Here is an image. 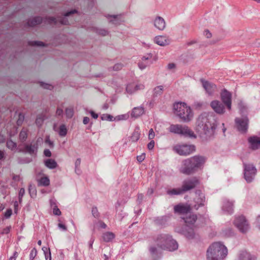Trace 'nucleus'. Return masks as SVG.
<instances>
[{
  "label": "nucleus",
  "mask_w": 260,
  "mask_h": 260,
  "mask_svg": "<svg viewBox=\"0 0 260 260\" xmlns=\"http://www.w3.org/2000/svg\"><path fill=\"white\" fill-rule=\"evenodd\" d=\"M182 219L184 220L186 223V226H188L189 225L193 224L197 220V216L196 215H189L188 216L186 217H182Z\"/></svg>",
  "instance_id": "393cba45"
},
{
  "label": "nucleus",
  "mask_w": 260,
  "mask_h": 260,
  "mask_svg": "<svg viewBox=\"0 0 260 260\" xmlns=\"http://www.w3.org/2000/svg\"><path fill=\"white\" fill-rule=\"evenodd\" d=\"M199 183V180L197 177H191L185 179L182 182L181 186L183 193L194 189Z\"/></svg>",
  "instance_id": "1a4fd4ad"
},
{
  "label": "nucleus",
  "mask_w": 260,
  "mask_h": 260,
  "mask_svg": "<svg viewBox=\"0 0 260 260\" xmlns=\"http://www.w3.org/2000/svg\"><path fill=\"white\" fill-rule=\"evenodd\" d=\"M37 255V250L35 248L32 249L29 254V259L33 260Z\"/></svg>",
  "instance_id": "a19ab883"
},
{
  "label": "nucleus",
  "mask_w": 260,
  "mask_h": 260,
  "mask_svg": "<svg viewBox=\"0 0 260 260\" xmlns=\"http://www.w3.org/2000/svg\"><path fill=\"white\" fill-rule=\"evenodd\" d=\"M235 121L238 129L242 133H245L248 126L247 118H236Z\"/></svg>",
  "instance_id": "4468645a"
},
{
  "label": "nucleus",
  "mask_w": 260,
  "mask_h": 260,
  "mask_svg": "<svg viewBox=\"0 0 260 260\" xmlns=\"http://www.w3.org/2000/svg\"><path fill=\"white\" fill-rule=\"evenodd\" d=\"M204 35L207 38H210L212 37V34L208 30H205Z\"/></svg>",
  "instance_id": "bf43d9fd"
},
{
  "label": "nucleus",
  "mask_w": 260,
  "mask_h": 260,
  "mask_svg": "<svg viewBox=\"0 0 260 260\" xmlns=\"http://www.w3.org/2000/svg\"><path fill=\"white\" fill-rule=\"evenodd\" d=\"M175 114L184 122L190 121L193 117V113L185 103L178 102L174 104Z\"/></svg>",
  "instance_id": "39448f33"
},
{
  "label": "nucleus",
  "mask_w": 260,
  "mask_h": 260,
  "mask_svg": "<svg viewBox=\"0 0 260 260\" xmlns=\"http://www.w3.org/2000/svg\"><path fill=\"white\" fill-rule=\"evenodd\" d=\"M39 185L42 186H48L50 184V180L47 177H42L39 180Z\"/></svg>",
  "instance_id": "7c9ffc66"
},
{
  "label": "nucleus",
  "mask_w": 260,
  "mask_h": 260,
  "mask_svg": "<svg viewBox=\"0 0 260 260\" xmlns=\"http://www.w3.org/2000/svg\"><path fill=\"white\" fill-rule=\"evenodd\" d=\"M216 122L212 115L202 114L197 119L195 130L201 137L207 139L213 135L216 126Z\"/></svg>",
  "instance_id": "f03ea898"
},
{
  "label": "nucleus",
  "mask_w": 260,
  "mask_h": 260,
  "mask_svg": "<svg viewBox=\"0 0 260 260\" xmlns=\"http://www.w3.org/2000/svg\"><path fill=\"white\" fill-rule=\"evenodd\" d=\"M194 202L197 204V205H194L193 207L196 210H198L200 207L204 205V203L205 202V196L202 193L200 194L198 197L194 198Z\"/></svg>",
  "instance_id": "5701e85b"
},
{
  "label": "nucleus",
  "mask_w": 260,
  "mask_h": 260,
  "mask_svg": "<svg viewBox=\"0 0 260 260\" xmlns=\"http://www.w3.org/2000/svg\"><path fill=\"white\" fill-rule=\"evenodd\" d=\"M152 55L151 54H147L144 56L140 62L138 63V66L141 70L145 69L148 66L152 63L151 60Z\"/></svg>",
  "instance_id": "ddd939ff"
},
{
  "label": "nucleus",
  "mask_w": 260,
  "mask_h": 260,
  "mask_svg": "<svg viewBox=\"0 0 260 260\" xmlns=\"http://www.w3.org/2000/svg\"><path fill=\"white\" fill-rule=\"evenodd\" d=\"M114 117H113L112 116L109 114L104 115L102 117L103 119H105L110 121H115V120H114Z\"/></svg>",
  "instance_id": "c03bdc74"
},
{
  "label": "nucleus",
  "mask_w": 260,
  "mask_h": 260,
  "mask_svg": "<svg viewBox=\"0 0 260 260\" xmlns=\"http://www.w3.org/2000/svg\"><path fill=\"white\" fill-rule=\"evenodd\" d=\"M175 64L174 63H170L168 65V68L170 70L174 69L175 68Z\"/></svg>",
  "instance_id": "e2e57ef3"
},
{
  "label": "nucleus",
  "mask_w": 260,
  "mask_h": 260,
  "mask_svg": "<svg viewBox=\"0 0 260 260\" xmlns=\"http://www.w3.org/2000/svg\"><path fill=\"white\" fill-rule=\"evenodd\" d=\"M99 34L103 36H105L108 34V32L105 30H100Z\"/></svg>",
  "instance_id": "338daca9"
},
{
  "label": "nucleus",
  "mask_w": 260,
  "mask_h": 260,
  "mask_svg": "<svg viewBox=\"0 0 260 260\" xmlns=\"http://www.w3.org/2000/svg\"><path fill=\"white\" fill-rule=\"evenodd\" d=\"M77 12V11L76 10L71 11L69 12H67L64 16V17L58 18V19H56L54 17H50L48 18V22L50 24L54 23L57 24L58 22H59L61 24L64 25H69L71 23L68 20L67 17H69L71 14H74Z\"/></svg>",
  "instance_id": "9d476101"
},
{
  "label": "nucleus",
  "mask_w": 260,
  "mask_h": 260,
  "mask_svg": "<svg viewBox=\"0 0 260 260\" xmlns=\"http://www.w3.org/2000/svg\"><path fill=\"white\" fill-rule=\"evenodd\" d=\"M154 42L157 45L164 46L170 43L169 39L166 36H158L154 38Z\"/></svg>",
  "instance_id": "412c9836"
},
{
  "label": "nucleus",
  "mask_w": 260,
  "mask_h": 260,
  "mask_svg": "<svg viewBox=\"0 0 260 260\" xmlns=\"http://www.w3.org/2000/svg\"><path fill=\"white\" fill-rule=\"evenodd\" d=\"M42 22V18L40 17H36L28 21L27 24L30 26H35Z\"/></svg>",
  "instance_id": "bb28decb"
},
{
  "label": "nucleus",
  "mask_w": 260,
  "mask_h": 260,
  "mask_svg": "<svg viewBox=\"0 0 260 260\" xmlns=\"http://www.w3.org/2000/svg\"><path fill=\"white\" fill-rule=\"evenodd\" d=\"M164 87L162 86H158L154 89V94L156 96L162 93Z\"/></svg>",
  "instance_id": "4c0bfd02"
},
{
  "label": "nucleus",
  "mask_w": 260,
  "mask_h": 260,
  "mask_svg": "<svg viewBox=\"0 0 260 260\" xmlns=\"http://www.w3.org/2000/svg\"><path fill=\"white\" fill-rule=\"evenodd\" d=\"M100 226L102 229H106L107 227V225L103 221H100Z\"/></svg>",
  "instance_id": "774afa93"
},
{
  "label": "nucleus",
  "mask_w": 260,
  "mask_h": 260,
  "mask_svg": "<svg viewBox=\"0 0 260 260\" xmlns=\"http://www.w3.org/2000/svg\"><path fill=\"white\" fill-rule=\"evenodd\" d=\"M178 245L172 237L166 234L157 235L153 239L149 250L154 259L158 258L163 250L173 251L178 249Z\"/></svg>",
  "instance_id": "f257e3e1"
},
{
  "label": "nucleus",
  "mask_w": 260,
  "mask_h": 260,
  "mask_svg": "<svg viewBox=\"0 0 260 260\" xmlns=\"http://www.w3.org/2000/svg\"><path fill=\"white\" fill-rule=\"evenodd\" d=\"M221 98L223 103L226 106L229 110L231 109L232 94L227 90L224 89L221 93Z\"/></svg>",
  "instance_id": "f8f14e48"
},
{
  "label": "nucleus",
  "mask_w": 260,
  "mask_h": 260,
  "mask_svg": "<svg viewBox=\"0 0 260 260\" xmlns=\"http://www.w3.org/2000/svg\"><path fill=\"white\" fill-rule=\"evenodd\" d=\"M249 143L250 144V147L253 150L258 149L260 145V137H251L248 139Z\"/></svg>",
  "instance_id": "4be33fe9"
},
{
  "label": "nucleus",
  "mask_w": 260,
  "mask_h": 260,
  "mask_svg": "<svg viewBox=\"0 0 260 260\" xmlns=\"http://www.w3.org/2000/svg\"><path fill=\"white\" fill-rule=\"evenodd\" d=\"M233 203L230 202H226L223 205V209L226 210L228 212L231 213L233 212Z\"/></svg>",
  "instance_id": "2f4dec72"
},
{
  "label": "nucleus",
  "mask_w": 260,
  "mask_h": 260,
  "mask_svg": "<svg viewBox=\"0 0 260 260\" xmlns=\"http://www.w3.org/2000/svg\"><path fill=\"white\" fill-rule=\"evenodd\" d=\"M28 129L26 128L23 127L19 134V139L21 142H24L27 138Z\"/></svg>",
  "instance_id": "c756f323"
},
{
  "label": "nucleus",
  "mask_w": 260,
  "mask_h": 260,
  "mask_svg": "<svg viewBox=\"0 0 260 260\" xmlns=\"http://www.w3.org/2000/svg\"><path fill=\"white\" fill-rule=\"evenodd\" d=\"M234 224L243 233H246L249 229V224L245 217L243 215L237 216L234 222Z\"/></svg>",
  "instance_id": "6e6552de"
},
{
  "label": "nucleus",
  "mask_w": 260,
  "mask_h": 260,
  "mask_svg": "<svg viewBox=\"0 0 260 260\" xmlns=\"http://www.w3.org/2000/svg\"><path fill=\"white\" fill-rule=\"evenodd\" d=\"M45 166L49 169H54L57 166L56 161L52 159H48L45 161Z\"/></svg>",
  "instance_id": "c85d7f7f"
},
{
  "label": "nucleus",
  "mask_w": 260,
  "mask_h": 260,
  "mask_svg": "<svg viewBox=\"0 0 260 260\" xmlns=\"http://www.w3.org/2000/svg\"><path fill=\"white\" fill-rule=\"evenodd\" d=\"M122 64L121 63L115 64L113 67V70L115 71H118L122 69Z\"/></svg>",
  "instance_id": "864d4df0"
},
{
  "label": "nucleus",
  "mask_w": 260,
  "mask_h": 260,
  "mask_svg": "<svg viewBox=\"0 0 260 260\" xmlns=\"http://www.w3.org/2000/svg\"><path fill=\"white\" fill-rule=\"evenodd\" d=\"M91 212L93 216L94 217L97 218L99 217V213L96 207H93Z\"/></svg>",
  "instance_id": "49530a36"
},
{
  "label": "nucleus",
  "mask_w": 260,
  "mask_h": 260,
  "mask_svg": "<svg viewBox=\"0 0 260 260\" xmlns=\"http://www.w3.org/2000/svg\"><path fill=\"white\" fill-rule=\"evenodd\" d=\"M25 193V190L24 188H21L19 192V202L21 201L22 198Z\"/></svg>",
  "instance_id": "603ef678"
},
{
  "label": "nucleus",
  "mask_w": 260,
  "mask_h": 260,
  "mask_svg": "<svg viewBox=\"0 0 260 260\" xmlns=\"http://www.w3.org/2000/svg\"><path fill=\"white\" fill-rule=\"evenodd\" d=\"M37 149V146L36 144L31 143L30 144H25L23 148L20 149V151L32 154Z\"/></svg>",
  "instance_id": "6ab92c4d"
},
{
  "label": "nucleus",
  "mask_w": 260,
  "mask_h": 260,
  "mask_svg": "<svg viewBox=\"0 0 260 260\" xmlns=\"http://www.w3.org/2000/svg\"><path fill=\"white\" fill-rule=\"evenodd\" d=\"M66 115L67 118H71L74 115V109L72 107H69L66 109Z\"/></svg>",
  "instance_id": "c9c22d12"
},
{
  "label": "nucleus",
  "mask_w": 260,
  "mask_h": 260,
  "mask_svg": "<svg viewBox=\"0 0 260 260\" xmlns=\"http://www.w3.org/2000/svg\"><path fill=\"white\" fill-rule=\"evenodd\" d=\"M228 254L226 247L220 242L212 243L207 250V260H223Z\"/></svg>",
  "instance_id": "20e7f679"
},
{
  "label": "nucleus",
  "mask_w": 260,
  "mask_h": 260,
  "mask_svg": "<svg viewBox=\"0 0 260 260\" xmlns=\"http://www.w3.org/2000/svg\"><path fill=\"white\" fill-rule=\"evenodd\" d=\"M53 212L54 214L56 215H60L61 213L60 210L57 207H55L53 208Z\"/></svg>",
  "instance_id": "13d9d810"
},
{
  "label": "nucleus",
  "mask_w": 260,
  "mask_h": 260,
  "mask_svg": "<svg viewBox=\"0 0 260 260\" xmlns=\"http://www.w3.org/2000/svg\"><path fill=\"white\" fill-rule=\"evenodd\" d=\"M206 161L205 157L199 155L185 159L181 162L179 171L187 175L192 174L202 169Z\"/></svg>",
  "instance_id": "7ed1b4c3"
},
{
  "label": "nucleus",
  "mask_w": 260,
  "mask_h": 260,
  "mask_svg": "<svg viewBox=\"0 0 260 260\" xmlns=\"http://www.w3.org/2000/svg\"><path fill=\"white\" fill-rule=\"evenodd\" d=\"M42 249L43 251L45 258L47 259L49 257L50 260H51V253L50 251V249L46 247H43Z\"/></svg>",
  "instance_id": "f704fd0d"
},
{
  "label": "nucleus",
  "mask_w": 260,
  "mask_h": 260,
  "mask_svg": "<svg viewBox=\"0 0 260 260\" xmlns=\"http://www.w3.org/2000/svg\"><path fill=\"white\" fill-rule=\"evenodd\" d=\"M115 238L114 233L107 232L103 233L102 238L105 242H108L112 240Z\"/></svg>",
  "instance_id": "a878e982"
},
{
  "label": "nucleus",
  "mask_w": 260,
  "mask_h": 260,
  "mask_svg": "<svg viewBox=\"0 0 260 260\" xmlns=\"http://www.w3.org/2000/svg\"><path fill=\"white\" fill-rule=\"evenodd\" d=\"M29 45H32V46H44V43L41 42L32 41V42H29Z\"/></svg>",
  "instance_id": "a18cd8bd"
},
{
  "label": "nucleus",
  "mask_w": 260,
  "mask_h": 260,
  "mask_svg": "<svg viewBox=\"0 0 260 260\" xmlns=\"http://www.w3.org/2000/svg\"><path fill=\"white\" fill-rule=\"evenodd\" d=\"M7 146L8 148L11 150L14 149L16 147V143L12 140H9L7 142Z\"/></svg>",
  "instance_id": "58836bf2"
},
{
  "label": "nucleus",
  "mask_w": 260,
  "mask_h": 260,
  "mask_svg": "<svg viewBox=\"0 0 260 260\" xmlns=\"http://www.w3.org/2000/svg\"><path fill=\"white\" fill-rule=\"evenodd\" d=\"M24 119V115L23 114H19V118H18V120L17 121V125H20L22 124Z\"/></svg>",
  "instance_id": "de8ad7c7"
},
{
  "label": "nucleus",
  "mask_w": 260,
  "mask_h": 260,
  "mask_svg": "<svg viewBox=\"0 0 260 260\" xmlns=\"http://www.w3.org/2000/svg\"><path fill=\"white\" fill-rule=\"evenodd\" d=\"M58 134L61 137H64L67 134V129L64 124L60 126Z\"/></svg>",
  "instance_id": "473e14b6"
},
{
  "label": "nucleus",
  "mask_w": 260,
  "mask_h": 260,
  "mask_svg": "<svg viewBox=\"0 0 260 260\" xmlns=\"http://www.w3.org/2000/svg\"><path fill=\"white\" fill-rule=\"evenodd\" d=\"M154 141L151 140V141L148 144L147 147L149 150H152L154 148Z\"/></svg>",
  "instance_id": "5fc2aeb1"
},
{
  "label": "nucleus",
  "mask_w": 260,
  "mask_h": 260,
  "mask_svg": "<svg viewBox=\"0 0 260 260\" xmlns=\"http://www.w3.org/2000/svg\"><path fill=\"white\" fill-rule=\"evenodd\" d=\"M201 81L202 83L203 87L209 94H212L215 90L216 87L215 84H213L203 79H201Z\"/></svg>",
  "instance_id": "a211bd4d"
},
{
  "label": "nucleus",
  "mask_w": 260,
  "mask_h": 260,
  "mask_svg": "<svg viewBox=\"0 0 260 260\" xmlns=\"http://www.w3.org/2000/svg\"><path fill=\"white\" fill-rule=\"evenodd\" d=\"M244 171V176L246 181L251 182L256 173V169L252 165H245Z\"/></svg>",
  "instance_id": "9b49d317"
},
{
  "label": "nucleus",
  "mask_w": 260,
  "mask_h": 260,
  "mask_svg": "<svg viewBox=\"0 0 260 260\" xmlns=\"http://www.w3.org/2000/svg\"><path fill=\"white\" fill-rule=\"evenodd\" d=\"M128 117L129 115L127 113L118 115L114 117V120H115V121L125 120H127L128 118Z\"/></svg>",
  "instance_id": "72a5a7b5"
},
{
  "label": "nucleus",
  "mask_w": 260,
  "mask_h": 260,
  "mask_svg": "<svg viewBox=\"0 0 260 260\" xmlns=\"http://www.w3.org/2000/svg\"><path fill=\"white\" fill-rule=\"evenodd\" d=\"M144 113V109L143 107H135L133 109L131 113L132 117L138 118Z\"/></svg>",
  "instance_id": "b1692460"
},
{
  "label": "nucleus",
  "mask_w": 260,
  "mask_h": 260,
  "mask_svg": "<svg viewBox=\"0 0 260 260\" xmlns=\"http://www.w3.org/2000/svg\"><path fill=\"white\" fill-rule=\"evenodd\" d=\"M140 134L138 131H134L131 136V140L133 142L137 141L140 138Z\"/></svg>",
  "instance_id": "e433bc0d"
},
{
  "label": "nucleus",
  "mask_w": 260,
  "mask_h": 260,
  "mask_svg": "<svg viewBox=\"0 0 260 260\" xmlns=\"http://www.w3.org/2000/svg\"><path fill=\"white\" fill-rule=\"evenodd\" d=\"M155 137V133L152 128H151L149 130V134H148V138L150 140H152Z\"/></svg>",
  "instance_id": "8fccbe9b"
},
{
  "label": "nucleus",
  "mask_w": 260,
  "mask_h": 260,
  "mask_svg": "<svg viewBox=\"0 0 260 260\" xmlns=\"http://www.w3.org/2000/svg\"><path fill=\"white\" fill-rule=\"evenodd\" d=\"M167 193L169 195H179L184 193L181 187L180 188H173L167 190Z\"/></svg>",
  "instance_id": "cd10ccee"
},
{
  "label": "nucleus",
  "mask_w": 260,
  "mask_h": 260,
  "mask_svg": "<svg viewBox=\"0 0 260 260\" xmlns=\"http://www.w3.org/2000/svg\"><path fill=\"white\" fill-rule=\"evenodd\" d=\"M169 130L170 132L183 135L190 138H195L196 136L188 126L181 124H171Z\"/></svg>",
  "instance_id": "423d86ee"
},
{
  "label": "nucleus",
  "mask_w": 260,
  "mask_h": 260,
  "mask_svg": "<svg viewBox=\"0 0 260 260\" xmlns=\"http://www.w3.org/2000/svg\"><path fill=\"white\" fill-rule=\"evenodd\" d=\"M210 106L213 110L218 114H223L224 112V107L222 104L218 101H213Z\"/></svg>",
  "instance_id": "dca6fc26"
},
{
  "label": "nucleus",
  "mask_w": 260,
  "mask_h": 260,
  "mask_svg": "<svg viewBox=\"0 0 260 260\" xmlns=\"http://www.w3.org/2000/svg\"><path fill=\"white\" fill-rule=\"evenodd\" d=\"M44 154L47 157H50L51 155V153L49 149H45L44 151Z\"/></svg>",
  "instance_id": "052dcab7"
},
{
  "label": "nucleus",
  "mask_w": 260,
  "mask_h": 260,
  "mask_svg": "<svg viewBox=\"0 0 260 260\" xmlns=\"http://www.w3.org/2000/svg\"><path fill=\"white\" fill-rule=\"evenodd\" d=\"M184 234L188 238H192L194 236V233L192 229H190L189 232H184Z\"/></svg>",
  "instance_id": "37998d69"
},
{
  "label": "nucleus",
  "mask_w": 260,
  "mask_h": 260,
  "mask_svg": "<svg viewBox=\"0 0 260 260\" xmlns=\"http://www.w3.org/2000/svg\"><path fill=\"white\" fill-rule=\"evenodd\" d=\"M41 86H42L44 88L50 89V90H51L53 88V86L51 85L48 84H45V83H42L41 84Z\"/></svg>",
  "instance_id": "4d7b16f0"
},
{
  "label": "nucleus",
  "mask_w": 260,
  "mask_h": 260,
  "mask_svg": "<svg viewBox=\"0 0 260 260\" xmlns=\"http://www.w3.org/2000/svg\"><path fill=\"white\" fill-rule=\"evenodd\" d=\"M89 122V118L88 117H85L83 118V122L84 124H87Z\"/></svg>",
  "instance_id": "0e129e2a"
},
{
  "label": "nucleus",
  "mask_w": 260,
  "mask_h": 260,
  "mask_svg": "<svg viewBox=\"0 0 260 260\" xmlns=\"http://www.w3.org/2000/svg\"><path fill=\"white\" fill-rule=\"evenodd\" d=\"M190 210L191 207L188 204H179L174 207L175 212L180 214H187Z\"/></svg>",
  "instance_id": "f3484780"
},
{
  "label": "nucleus",
  "mask_w": 260,
  "mask_h": 260,
  "mask_svg": "<svg viewBox=\"0 0 260 260\" xmlns=\"http://www.w3.org/2000/svg\"><path fill=\"white\" fill-rule=\"evenodd\" d=\"M173 150L180 155L186 156L194 152L196 150V148L193 145L180 143L174 145L173 147Z\"/></svg>",
  "instance_id": "0eeeda50"
},
{
  "label": "nucleus",
  "mask_w": 260,
  "mask_h": 260,
  "mask_svg": "<svg viewBox=\"0 0 260 260\" xmlns=\"http://www.w3.org/2000/svg\"><path fill=\"white\" fill-rule=\"evenodd\" d=\"M58 228H59L60 229H61L63 231H67V230L66 226L62 223H59L58 224Z\"/></svg>",
  "instance_id": "680f3d73"
},
{
  "label": "nucleus",
  "mask_w": 260,
  "mask_h": 260,
  "mask_svg": "<svg viewBox=\"0 0 260 260\" xmlns=\"http://www.w3.org/2000/svg\"><path fill=\"white\" fill-rule=\"evenodd\" d=\"M145 158V154L142 153L141 155L137 156V159L139 162H142Z\"/></svg>",
  "instance_id": "09e8293b"
},
{
  "label": "nucleus",
  "mask_w": 260,
  "mask_h": 260,
  "mask_svg": "<svg viewBox=\"0 0 260 260\" xmlns=\"http://www.w3.org/2000/svg\"><path fill=\"white\" fill-rule=\"evenodd\" d=\"M249 254L246 252L241 253L239 255V260H246L249 257Z\"/></svg>",
  "instance_id": "79ce46f5"
},
{
  "label": "nucleus",
  "mask_w": 260,
  "mask_h": 260,
  "mask_svg": "<svg viewBox=\"0 0 260 260\" xmlns=\"http://www.w3.org/2000/svg\"><path fill=\"white\" fill-rule=\"evenodd\" d=\"M154 25L159 30H162L166 27L165 20L160 16H157L154 20Z\"/></svg>",
  "instance_id": "aec40b11"
},
{
  "label": "nucleus",
  "mask_w": 260,
  "mask_h": 260,
  "mask_svg": "<svg viewBox=\"0 0 260 260\" xmlns=\"http://www.w3.org/2000/svg\"><path fill=\"white\" fill-rule=\"evenodd\" d=\"M18 255V253L17 252H15L13 255L11 256L9 258V260H15L16 258Z\"/></svg>",
  "instance_id": "69168bd1"
},
{
  "label": "nucleus",
  "mask_w": 260,
  "mask_h": 260,
  "mask_svg": "<svg viewBox=\"0 0 260 260\" xmlns=\"http://www.w3.org/2000/svg\"><path fill=\"white\" fill-rule=\"evenodd\" d=\"M144 88V85L142 84L131 83L127 85L126 90L128 93L132 94L139 90L143 89Z\"/></svg>",
  "instance_id": "2eb2a0df"
},
{
  "label": "nucleus",
  "mask_w": 260,
  "mask_h": 260,
  "mask_svg": "<svg viewBox=\"0 0 260 260\" xmlns=\"http://www.w3.org/2000/svg\"><path fill=\"white\" fill-rule=\"evenodd\" d=\"M63 106H61V107H58L56 110V114L58 116L62 115L63 114Z\"/></svg>",
  "instance_id": "3c124183"
},
{
  "label": "nucleus",
  "mask_w": 260,
  "mask_h": 260,
  "mask_svg": "<svg viewBox=\"0 0 260 260\" xmlns=\"http://www.w3.org/2000/svg\"><path fill=\"white\" fill-rule=\"evenodd\" d=\"M44 119V117L42 115L38 116L36 120V124L40 126L42 124Z\"/></svg>",
  "instance_id": "ea45409f"
},
{
  "label": "nucleus",
  "mask_w": 260,
  "mask_h": 260,
  "mask_svg": "<svg viewBox=\"0 0 260 260\" xmlns=\"http://www.w3.org/2000/svg\"><path fill=\"white\" fill-rule=\"evenodd\" d=\"M12 211L11 209H8L5 213V216L6 218H9L12 215Z\"/></svg>",
  "instance_id": "6e6d98bb"
}]
</instances>
